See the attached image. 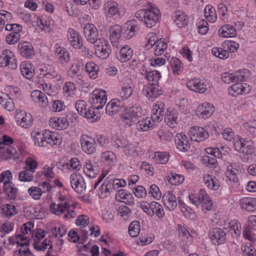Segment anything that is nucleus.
I'll return each instance as SVG.
<instances>
[{"label":"nucleus","instance_id":"nucleus-1","mask_svg":"<svg viewBox=\"0 0 256 256\" xmlns=\"http://www.w3.org/2000/svg\"><path fill=\"white\" fill-rule=\"evenodd\" d=\"M135 16L150 28L155 26L160 18L158 10L154 8L140 10L135 14Z\"/></svg>","mask_w":256,"mask_h":256},{"label":"nucleus","instance_id":"nucleus-10","mask_svg":"<svg viewBox=\"0 0 256 256\" xmlns=\"http://www.w3.org/2000/svg\"><path fill=\"white\" fill-rule=\"evenodd\" d=\"M18 49L20 55L26 58H32L34 56L33 46L26 41L21 42L18 45Z\"/></svg>","mask_w":256,"mask_h":256},{"label":"nucleus","instance_id":"nucleus-20","mask_svg":"<svg viewBox=\"0 0 256 256\" xmlns=\"http://www.w3.org/2000/svg\"><path fill=\"white\" fill-rule=\"evenodd\" d=\"M49 122L50 126L58 130L66 129L69 124L66 118L58 117L50 118Z\"/></svg>","mask_w":256,"mask_h":256},{"label":"nucleus","instance_id":"nucleus-2","mask_svg":"<svg viewBox=\"0 0 256 256\" xmlns=\"http://www.w3.org/2000/svg\"><path fill=\"white\" fill-rule=\"evenodd\" d=\"M142 114L141 108L136 105L125 108L122 114L121 120L126 127H130L136 122L138 118L140 117Z\"/></svg>","mask_w":256,"mask_h":256},{"label":"nucleus","instance_id":"nucleus-42","mask_svg":"<svg viewBox=\"0 0 256 256\" xmlns=\"http://www.w3.org/2000/svg\"><path fill=\"white\" fill-rule=\"evenodd\" d=\"M212 53L216 56L221 59H226L229 57V52L224 48H214Z\"/></svg>","mask_w":256,"mask_h":256},{"label":"nucleus","instance_id":"nucleus-43","mask_svg":"<svg viewBox=\"0 0 256 256\" xmlns=\"http://www.w3.org/2000/svg\"><path fill=\"white\" fill-rule=\"evenodd\" d=\"M142 74L146 75L147 80L150 82H152V83L158 84V81L161 77L160 73L157 70H152L149 72L145 71V72Z\"/></svg>","mask_w":256,"mask_h":256},{"label":"nucleus","instance_id":"nucleus-33","mask_svg":"<svg viewBox=\"0 0 256 256\" xmlns=\"http://www.w3.org/2000/svg\"><path fill=\"white\" fill-rule=\"evenodd\" d=\"M32 245L34 249L38 251H44L46 250L48 246H50L48 252L52 254L53 248L52 242L49 239L46 238L41 242L40 244H39V242L37 241L34 242Z\"/></svg>","mask_w":256,"mask_h":256},{"label":"nucleus","instance_id":"nucleus-54","mask_svg":"<svg viewBox=\"0 0 256 256\" xmlns=\"http://www.w3.org/2000/svg\"><path fill=\"white\" fill-rule=\"evenodd\" d=\"M230 227L234 234V236L232 233L233 237L237 238L240 236L241 233V225L240 223H238L236 220H233L230 223Z\"/></svg>","mask_w":256,"mask_h":256},{"label":"nucleus","instance_id":"nucleus-47","mask_svg":"<svg viewBox=\"0 0 256 256\" xmlns=\"http://www.w3.org/2000/svg\"><path fill=\"white\" fill-rule=\"evenodd\" d=\"M245 146L243 148L242 153L247 155H253L256 153V148L251 140H247L245 142Z\"/></svg>","mask_w":256,"mask_h":256},{"label":"nucleus","instance_id":"nucleus-36","mask_svg":"<svg viewBox=\"0 0 256 256\" xmlns=\"http://www.w3.org/2000/svg\"><path fill=\"white\" fill-rule=\"evenodd\" d=\"M70 206L67 202L58 204L53 203L51 204L50 208L52 213L60 216L63 214L70 208Z\"/></svg>","mask_w":256,"mask_h":256},{"label":"nucleus","instance_id":"nucleus-27","mask_svg":"<svg viewBox=\"0 0 256 256\" xmlns=\"http://www.w3.org/2000/svg\"><path fill=\"white\" fill-rule=\"evenodd\" d=\"M56 54L60 63H68L70 60V54L68 50L62 47H58L56 50Z\"/></svg>","mask_w":256,"mask_h":256},{"label":"nucleus","instance_id":"nucleus-44","mask_svg":"<svg viewBox=\"0 0 256 256\" xmlns=\"http://www.w3.org/2000/svg\"><path fill=\"white\" fill-rule=\"evenodd\" d=\"M85 164H86L84 168V173L90 178H95L97 175L98 172L94 169L90 160H86Z\"/></svg>","mask_w":256,"mask_h":256},{"label":"nucleus","instance_id":"nucleus-52","mask_svg":"<svg viewBox=\"0 0 256 256\" xmlns=\"http://www.w3.org/2000/svg\"><path fill=\"white\" fill-rule=\"evenodd\" d=\"M156 108L152 109V120L154 122L160 121L162 119V116L164 114V111L160 108L158 106V108L157 105H156Z\"/></svg>","mask_w":256,"mask_h":256},{"label":"nucleus","instance_id":"nucleus-41","mask_svg":"<svg viewBox=\"0 0 256 256\" xmlns=\"http://www.w3.org/2000/svg\"><path fill=\"white\" fill-rule=\"evenodd\" d=\"M238 173V170L236 168H234L233 165L232 164L228 166L226 174L230 181L236 182L238 180V178L237 176Z\"/></svg>","mask_w":256,"mask_h":256},{"label":"nucleus","instance_id":"nucleus-61","mask_svg":"<svg viewBox=\"0 0 256 256\" xmlns=\"http://www.w3.org/2000/svg\"><path fill=\"white\" fill-rule=\"evenodd\" d=\"M154 158L156 162L158 164H166L168 160V155L162 152H156Z\"/></svg>","mask_w":256,"mask_h":256},{"label":"nucleus","instance_id":"nucleus-32","mask_svg":"<svg viewBox=\"0 0 256 256\" xmlns=\"http://www.w3.org/2000/svg\"><path fill=\"white\" fill-rule=\"evenodd\" d=\"M250 76V72L246 69L240 70L234 73V82L246 81Z\"/></svg>","mask_w":256,"mask_h":256},{"label":"nucleus","instance_id":"nucleus-16","mask_svg":"<svg viewBox=\"0 0 256 256\" xmlns=\"http://www.w3.org/2000/svg\"><path fill=\"white\" fill-rule=\"evenodd\" d=\"M164 206L170 210H174L176 207L177 199L172 192H166L162 197Z\"/></svg>","mask_w":256,"mask_h":256},{"label":"nucleus","instance_id":"nucleus-19","mask_svg":"<svg viewBox=\"0 0 256 256\" xmlns=\"http://www.w3.org/2000/svg\"><path fill=\"white\" fill-rule=\"evenodd\" d=\"M187 87L190 90L199 93H204L206 88L204 82L198 79L190 80L186 82Z\"/></svg>","mask_w":256,"mask_h":256},{"label":"nucleus","instance_id":"nucleus-3","mask_svg":"<svg viewBox=\"0 0 256 256\" xmlns=\"http://www.w3.org/2000/svg\"><path fill=\"white\" fill-rule=\"evenodd\" d=\"M106 93L104 90H96L91 94L90 102L95 109L102 108L106 104L107 101Z\"/></svg>","mask_w":256,"mask_h":256},{"label":"nucleus","instance_id":"nucleus-11","mask_svg":"<svg viewBox=\"0 0 256 256\" xmlns=\"http://www.w3.org/2000/svg\"><path fill=\"white\" fill-rule=\"evenodd\" d=\"M80 177V175L78 176L74 173L72 174L70 177V182L72 187L78 194L82 193L86 188L84 180Z\"/></svg>","mask_w":256,"mask_h":256},{"label":"nucleus","instance_id":"nucleus-4","mask_svg":"<svg viewBox=\"0 0 256 256\" xmlns=\"http://www.w3.org/2000/svg\"><path fill=\"white\" fill-rule=\"evenodd\" d=\"M104 11L107 18L116 20L122 16L118 4L113 0H109L104 4Z\"/></svg>","mask_w":256,"mask_h":256},{"label":"nucleus","instance_id":"nucleus-58","mask_svg":"<svg viewBox=\"0 0 256 256\" xmlns=\"http://www.w3.org/2000/svg\"><path fill=\"white\" fill-rule=\"evenodd\" d=\"M132 93V86L130 84H128L126 86H122V90L120 92L121 97L124 99L129 98Z\"/></svg>","mask_w":256,"mask_h":256},{"label":"nucleus","instance_id":"nucleus-9","mask_svg":"<svg viewBox=\"0 0 256 256\" xmlns=\"http://www.w3.org/2000/svg\"><path fill=\"white\" fill-rule=\"evenodd\" d=\"M80 140L82 148L84 152L92 154L96 152V144L94 138L85 134L82 136Z\"/></svg>","mask_w":256,"mask_h":256},{"label":"nucleus","instance_id":"nucleus-25","mask_svg":"<svg viewBox=\"0 0 256 256\" xmlns=\"http://www.w3.org/2000/svg\"><path fill=\"white\" fill-rule=\"evenodd\" d=\"M31 97L32 100L38 102L42 106L48 105V101L44 94L38 90H35L31 92Z\"/></svg>","mask_w":256,"mask_h":256},{"label":"nucleus","instance_id":"nucleus-29","mask_svg":"<svg viewBox=\"0 0 256 256\" xmlns=\"http://www.w3.org/2000/svg\"><path fill=\"white\" fill-rule=\"evenodd\" d=\"M128 30H126L124 36L128 39L132 38L136 32L138 30L137 22L136 20H132L127 22Z\"/></svg>","mask_w":256,"mask_h":256},{"label":"nucleus","instance_id":"nucleus-50","mask_svg":"<svg viewBox=\"0 0 256 256\" xmlns=\"http://www.w3.org/2000/svg\"><path fill=\"white\" fill-rule=\"evenodd\" d=\"M252 230V227L250 224L246 225L244 228L242 234L246 239L248 240L251 242H254L256 240V238L251 234Z\"/></svg>","mask_w":256,"mask_h":256},{"label":"nucleus","instance_id":"nucleus-14","mask_svg":"<svg viewBox=\"0 0 256 256\" xmlns=\"http://www.w3.org/2000/svg\"><path fill=\"white\" fill-rule=\"evenodd\" d=\"M84 32L87 40L92 44H96L100 39L98 38V30L92 24H86L84 28Z\"/></svg>","mask_w":256,"mask_h":256},{"label":"nucleus","instance_id":"nucleus-12","mask_svg":"<svg viewBox=\"0 0 256 256\" xmlns=\"http://www.w3.org/2000/svg\"><path fill=\"white\" fill-rule=\"evenodd\" d=\"M174 140L176 148L180 152H186L190 150V144L186 135L182 133L178 134Z\"/></svg>","mask_w":256,"mask_h":256},{"label":"nucleus","instance_id":"nucleus-51","mask_svg":"<svg viewBox=\"0 0 256 256\" xmlns=\"http://www.w3.org/2000/svg\"><path fill=\"white\" fill-rule=\"evenodd\" d=\"M32 172L25 169L24 170H22L19 173V180L22 182H31L33 180V175Z\"/></svg>","mask_w":256,"mask_h":256},{"label":"nucleus","instance_id":"nucleus-5","mask_svg":"<svg viewBox=\"0 0 256 256\" xmlns=\"http://www.w3.org/2000/svg\"><path fill=\"white\" fill-rule=\"evenodd\" d=\"M94 48L96 56L102 59H106L111 53L110 45L104 38H100L94 44Z\"/></svg>","mask_w":256,"mask_h":256},{"label":"nucleus","instance_id":"nucleus-24","mask_svg":"<svg viewBox=\"0 0 256 256\" xmlns=\"http://www.w3.org/2000/svg\"><path fill=\"white\" fill-rule=\"evenodd\" d=\"M218 34L222 37L232 38L236 36V33L233 26L230 24H225L218 30Z\"/></svg>","mask_w":256,"mask_h":256},{"label":"nucleus","instance_id":"nucleus-23","mask_svg":"<svg viewBox=\"0 0 256 256\" xmlns=\"http://www.w3.org/2000/svg\"><path fill=\"white\" fill-rule=\"evenodd\" d=\"M203 180L206 186L210 190H216L220 187L218 180L214 176L210 174L205 175Z\"/></svg>","mask_w":256,"mask_h":256},{"label":"nucleus","instance_id":"nucleus-40","mask_svg":"<svg viewBox=\"0 0 256 256\" xmlns=\"http://www.w3.org/2000/svg\"><path fill=\"white\" fill-rule=\"evenodd\" d=\"M154 54L156 56L162 55L167 48V44L164 38H160L156 41Z\"/></svg>","mask_w":256,"mask_h":256},{"label":"nucleus","instance_id":"nucleus-34","mask_svg":"<svg viewBox=\"0 0 256 256\" xmlns=\"http://www.w3.org/2000/svg\"><path fill=\"white\" fill-rule=\"evenodd\" d=\"M133 52L128 45L124 46L120 49V60L122 62L130 60L132 56Z\"/></svg>","mask_w":256,"mask_h":256},{"label":"nucleus","instance_id":"nucleus-21","mask_svg":"<svg viewBox=\"0 0 256 256\" xmlns=\"http://www.w3.org/2000/svg\"><path fill=\"white\" fill-rule=\"evenodd\" d=\"M43 139L44 140L46 145H57L61 142V140L56 134L48 130H45L43 132Z\"/></svg>","mask_w":256,"mask_h":256},{"label":"nucleus","instance_id":"nucleus-28","mask_svg":"<svg viewBox=\"0 0 256 256\" xmlns=\"http://www.w3.org/2000/svg\"><path fill=\"white\" fill-rule=\"evenodd\" d=\"M122 29V28L120 25H115L112 26L110 30V38L112 43H114V44L121 36Z\"/></svg>","mask_w":256,"mask_h":256},{"label":"nucleus","instance_id":"nucleus-17","mask_svg":"<svg viewBox=\"0 0 256 256\" xmlns=\"http://www.w3.org/2000/svg\"><path fill=\"white\" fill-rule=\"evenodd\" d=\"M67 37L72 46L75 48H80L82 46V40L79 34L72 28H69Z\"/></svg>","mask_w":256,"mask_h":256},{"label":"nucleus","instance_id":"nucleus-48","mask_svg":"<svg viewBox=\"0 0 256 256\" xmlns=\"http://www.w3.org/2000/svg\"><path fill=\"white\" fill-rule=\"evenodd\" d=\"M2 214L6 216H12L18 213L16 208L11 204H6L2 208Z\"/></svg>","mask_w":256,"mask_h":256},{"label":"nucleus","instance_id":"nucleus-26","mask_svg":"<svg viewBox=\"0 0 256 256\" xmlns=\"http://www.w3.org/2000/svg\"><path fill=\"white\" fill-rule=\"evenodd\" d=\"M151 120L152 118H147L139 120L137 124V129L138 130L147 131L154 128L156 124L153 120L152 122Z\"/></svg>","mask_w":256,"mask_h":256},{"label":"nucleus","instance_id":"nucleus-38","mask_svg":"<svg viewBox=\"0 0 256 256\" xmlns=\"http://www.w3.org/2000/svg\"><path fill=\"white\" fill-rule=\"evenodd\" d=\"M106 179L103 184L100 188V190L98 192L99 196L102 198H104L108 196L112 189L110 190L111 188V182Z\"/></svg>","mask_w":256,"mask_h":256},{"label":"nucleus","instance_id":"nucleus-35","mask_svg":"<svg viewBox=\"0 0 256 256\" xmlns=\"http://www.w3.org/2000/svg\"><path fill=\"white\" fill-rule=\"evenodd\" d=\"M85 69L91 78L95 79L98 76L99 66L94 62H90L86 64Z\"/></svg>","mask_w":256,"mask_h":256},{"label":"nucleus","instance_id":"nucleus-57","mask_svg":"<svg viewBox=\"0 0 256 256\" xmlns=\"http://www.w3.org/2000/svg\"><path fill=\"white\" fill-rule=\"evenodd\" d=\"M30 64H22L20 66V70L22 75L28 79H30L33 76V72L32 70L30 69Z\"/></svg>","mask_w":256,"mask_h":256},{"label":"nucleus","instance_id":"nucleus-6","mask_svg":"<svg viewBox=\"0 0 256 256\" xmlns=\"http://www.w3.org/2000/svg\"><path fill=\"white\" fill-rule=\"evenodd\" d=\"M8 66L14 70L17 68L16 60L14 53L9 50H4L0 54V66Z\"/></svg>","mask_w":256,"mask_h":256},{"label":"nucleus","instance_id":"nucleus-37","mask_svg":"<svg viewBox=\"0 0 256 256\" xmlns=\"http://www.w3.org/2000/svg\"><path fill=\"white\" fill-rule=\"evenodd\" d=\"M188 16L182 12L176 14V19L174 20L176 24L180 28L187 26L188 24Z\"/></svg>","mask_w":256,"mask_h":256},{"label":"nucleus","instance_id":"nucleus-46","mask_svg":"<svg viewBox=\"0 0 256 256\" xmlns=\"http://www.w3.org/2000/svg\"><path fill=\"white\" fill-rule=\"evenodd\" d=\"M140 232V224L138 221H134L128 227V232L132 237L136 236Z\"/></svg>","mask_w":256,"mask_h":256},{"label":"nucleus","instance_id":"nucleus-59","mask_svg":"<svg viewBox=\"0 0 256 256\" xmlns=\"http://www.w3.org/2000/svg\"><path fill=\"white\" fill-rule=\"evenodd\" d=\"M76 110L77 112L81 116H84L86 114V103L82 100H78L75 104Z\"/></svg>","mask_w":256,"mask_h":256},{"label":"nucleus","instance_id":"nucleus-31","mask_svg":"<svg viewBox=\"0 0 256 256\" xmlns=\"http://www.w3.org/2000/svg\"><path fill=\"white\" fill-rule=\"evenodd\" d=\"M100 158L102 161L106 164L113 165L116 160V156L112 152L108 150L102 152Z\"/></svg>","mask_w":256,"mask_h":256},{"label":"nucleus","instance_id":"nucleus-15","mask_svg":"<svg viewBox=\"0 0 256 256\" xmlns=\"http://www.w3.org/2000/svg\"><path fill=\"white\" fill-rule=\"evenodd\" d=\"M124 108V102L116 98L111 100L106 106L107 114L114 115L122 111Z\"/></svg>","mask_w":256,"mask_h":256},{"label":"nucleus","instance_id":"nucleus-8","mask_svg":"<svg viewBox=\"0 0 256 256\" xmlns=\"http://www.w3.org/2000/svg\"><path fill=\"white\" fill-rule=\"evenodd\" d=\"M190 136L192 140L200 142L208 138L209 133L204 128L194 126L190 128Z\"/></svg>","mask_w":256,"mask_h":256},{"label":"nucleus","instance_id":"nucleus-55","mask_svg":"<svg viewBox=\"0 0 256 256\" xmlns=\"http://www.w3.org/2000/svg\"><path fill=\"white\" fill-rule=\"evenodd\" d=\"M242 250L244 256H256V250L255 248L249 244L248 245L242 246Z\"/></svg>","mask_w":256,"mask_h":256},{"label":"nucleus","instance_id":"nucleus-53","mask_svg":"<svg viewBox=\"0 0 256 256\" xmlns=\"http://www.w3.org/2000/svg\"><path fill=\"white\" fill-rule=\"evenodd\" d=\"M172 71L175 74H179L182 71V66L180 61L176 58L172 60L170 62Z\"/></svg>","mask_w":256,"mask_h":256},{"label":"nucleus","instance_id":"nucleus-62","mask_svg":"<svg viewBox=\"0 0 256 256\" xmlns=\"http://www.w3.org/2000/svg\"><path fill=\"white\" fill-rule=\"evenodd\" d=\"M28 192L34 199L39 200L42 194V190L39 188L32 186L29 188Z\"/></svg>","mask_w":256,"mask_h":256},{"label":"nucleus","instance_id":"nucleus-64","mask_svg":"<svg viewBox=\"0 0 256 256\" xmlns=\"http://www.w3.org/2000/svg\"><path fill=\"white\" fill-rule=\"evenodd\" d=\"M202 161L206 166L215 167L217 164L216 159L212 156H203Z\"/></svg>","mask_w":256,"mask_h":256},{"label":"nucleus","instance_id":"nucleus-56","mask_svg":"<svg viewBox=\"0 0 256 256\" xmlns=\"http://www.w3.org/2000/svg\"><path fill=\"white\" fill-rule=\"evenodd\" d=\"M25 163L26 165L25 169L32 173L34 172V170L37 168L38 166L37 162L32 158H28L25 161Z\"/></svg>","mask_w":256,"mask_h":256},{"label":"nucleus","instance_id":"nucleus-63","mask_svg":"<svg viewBox=\"0 0 256 256\" xmlns=\"http://www.w3.org/2000/svg\"><path fill=\"white\" fill-rule=\"evenodd\" d=\"M247 140H244L242 138H239L238 139L236 140L234 142V147L235 150L239 152L242 153L245 146V142H246Z\"/></svg>","mask_w":256,"mask_h":256},{"label":"nucleus","instance_id":"nucleus-49","mask_svg":"<svg viewBox=\"0 0 256 256\" xmlns=\"http://www.w3.org/2000/svg\"><path fill=\"white\" fill-rule=\"evenodd\" d=\"M167 178L169 182L172 185H179L184 181V177L183 176L176 174L172 173L171 175L168 176Z\"/></svg>","mask_w":256,"mask_h":256},{"label":"nucleus","instance_id":"nucleus-18","mask_svg":"<svg viewBox=\"0 0 256 256\" xmlns=\"http://www.w3.org/2000/svg\"><path fill=\"white\" fill-rule=\"evenodd\" d=\"M0 157L4 160L10 158L18 160L20 158V154L12 146H7L0 148Z\"/></svg>","mask_w":256,"mask_h":256},{"label":"nucleus","instance_id":"nucleus-60","mask_svg":"<svg viewBox=\"0 0 256 256\" xmlns=\"http://www.w3.org/2000/svg\"><path fill=\"white\" fill-rule=\"evenodd\" d=\"M214 112V108L212 106H211L210 104L205 103L204 110L202 111V114H200L198 117L206 118L210 116Z\"/></svg>","mask_w":256,"mask_h":256},{"label":"nucleus","instance_id":"nucleus-30","mask_svg":"<svg viewBox=\"0 0 256 256\" xmlns=\"http://www.w3.org/2000/svg\"><path fill=\"white\" fill-rule=\"evenodd\" d=\"M40 70L43 72V74H40L44 78H52L58 76V73L54 68L50 65L44 66Z\"/></svg>","mask_w":256,"mask_h":256},{"label":"nucleus","instance_id":"nucleus-39","mask_svg":"<svg viewBox=\"0 0 256 256\" xmlns=\"http://www.w3.org/2000/svg\"><path fill=\"white\" fill-rule=\"evenodd\" d=\"M204 16L208 21L213 22H214L216 19V10L214 7L210 5H208L206 6L204 10Z\"/></svg>","mask_w":256,"mask_h":256},{"label":"nucleus","instance_id":"nucleus-45","mask_svg":"<svg viewBox=\"0 0 256 256\" xmlns=\"http://www.w3.org/2000/svg\"><path fill=\"white\" fill-rule=\"evenodd\" d=\"M177 116L171 112L168 111L165 114L164 121L171 128H174L176 125Z\"/></svg>","mask_w":256,"mask_h":256},{"label":"nucleus","instance_id":"nucleus-22","mask_svg":"<svg viewBox=\"0 0 256 256\" xmlns=\"http://www.w3.org/2000/svg\"><path fill=\"white\" fill-rule=\"evenodd\" d=\"M241 208L248 211H254L256 210V198L246 197L240 200Z\"/></svg>","mask_w":256,"mask_h":256},{"label":"nucleus","instance_id":"nucleus-7","mask_svg":"<svg viewBox=\"0 0 256 256\" xmlns=\"http://www.w3.org/2000/svg\"><path fill=\"white\" fill-rule=\"evenodd\" d=\"M208 236L214 245L224 244L226 240V233L220 228H212L210 230Z\"/></svg>","mask_w":256,"mask_h":256},{"label":"nucleus","instance_id":"nucleus-13","mask_svg":"<svg viewBox=\"0 0 256 256\" xmlns=\"http://www.w3.org/2000/svg\"><path fill=\"white\" fill-rule=\"evenodd\" d=\"M142 92L147 97L154 98L162 94V88L158 84L151 83L144 86Z\"/></svg>","mask_w":256,"mask_h":256}]
</instances>
